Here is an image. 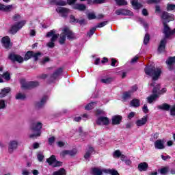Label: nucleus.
<instances>
[{
    "instance_id": "37",
    "label": "nucleus",
    "mask_w": 175,
    "mask_h": 175,
    "mask_svg": "<svg viewBox=\"0 0 175 175\" xmlns=\"http://www.w3.org/2000/svg\"><path fill=\"white\" fill-rule=\"evenodd\" d=\"M131 96H132V91H129V92H126L123 94L122 98L124 100L129 99V98H131Z\"/></svg>"
},
{
    "instance_id": "29",
    "label": "nucleus",
    "mask_w": 175,
    "mask_h": 175,
    "mask_svg": "<svg viewBox=\"0 0 175 175\" xmlns=\"http://www.w3.org/2000/svg\"><path fill=\"white\" fill-rule=\"evenodd\" d=\"M65 40H66V34H65V31L63 29V32L60 34L59 43H60V44H64V43H65Z\"/></svg>"
},
{
    "instance_id": "56",
    "label": "nucleus",
    "mask_w": 175,
    "mask_h": 175,
    "mask_svg": "<svg viewBox=\"0 0 175 175\" xmlns=\"http://www.w3.org/2000/svg\"><path fill=\"white\" fill-rule=\"evenodd\" d=\"M62 157H66V155H69V150H64L60 153Z\"/></svg>"
},
{
    "instance_id": "14",
    "label": "nucleus",
    "mask_w": 175,
    "mask_h": 175,
    "mask_svg": "<svg viewBox=\"0 0 175 175\" xmlns=\"http://www.w3.org/2000/svg\"><path fill=\"white\" fill-rule=\"evenodd\" d=\"M1 42L5 49H10V47H12V43H10V38H9V37L8 36L3 37L1 40Z\"/></svg>"
},
{
    "instance_id": "36",
    "label": "nucleus",
    "mask_w": 175,
    "mask_h": 175,
    "mask_svg": "<svg viewBox=\"0 0 175 175\" xmlns=\"http://www.w3.org/2000/svg\"><path fill=\"white\" fill-rule=\"evenodd\" d=\"M131 106L134 107H139L140 106V100L137 99H133L131 103Z\"/></svg>"
},
{
    "instance_id": "42",
    "label": "nucleus",
    "mask_w": 175,
    "mask_h": 175,
    "mask_svg": "<svg viewBox=\"0 0 175 175\" xmlns=\"http://www.w3.org/2000/svg\"><path fill=\"white\" fill-rule=\"evenodd\" d=\"M94 105H95V103H90L87 106L85 107V109L92 110V109H94Z\"/></svg>"
},
{
    "instance_id": "17",
    "label": "nucleus",
    "mask_w": 175,
    "mask_h": 175,
    "mask_svg": "<svg viewBox=\"0 0 175 175\" xmlns=\"http://www.w3.org/2000/svg\"><path fill=\"white\" fill-rule=\"evenodd\" d=\"M154 147L157 150L165 149V141L163 139H158L154 142Z\"/></svg>"
},
{
    "instance_id": "59",
    "label": "nucleus",
    "mask_w": 175,
    "mask_h": 175,
    "mask_svg": "<svg viewBox=\"0 0 175 175\" xmlns=\"http://www.w3.org/2000/svg\"><path fill=\"white\" fill-rule=\"evenodd\" d=\"M135 117V112H131L129 115H128V118L129 120H132V118H133Z\"/></svg>"
},
{
    "instance_id": "1",
    "label": "nucleus",
    "mask_w": 175,
    "mask_h": 175,
    "mask_svg": "<svg viewBox=\"0 0 175 175\" xmlns=\"http://www.w3.org/2000/svg\"><path fill=\"white\" fill-rule=\"evenodd\" d=\"M145 73L148 76H151L152 77V80L155 81V80L159 79V76H161L162 70H161V68H159L148 66L145 68Z\"/></svg>"
},
{
    "instance_id": "12",
    "label": "nucleus",
    "mask_w": 175,
    "mask_h": 175,
    "mask_svg": "<svg viewBox=\"0 0 175 175\" xmlns=\"http://www.w3.org/2000/svg\"><path fill=\"white\" fill-rule=\"evenodd\" d=\"M9 58L11 61H14V62L16 61L20 64H21V62H24V58L18 55L12 53L9 55Z\"/></svg>"
},
{
    "instance_id": "5",
    "label": "nucleus",
    "mask_w": 175,
    "mask_h": 175,
    "mask_svg": "<svg viewBox=\"0 0 175 175\" xmlns=\"http://www.w3.org/2000/svg\"><path fill=\"white\" fill-rule=\"evenodd\" d=\"M159 84L156 85L153 89V94L147 97V100L149 103L154 102V100L158 98V94H161V92H159Z\"/></svg>"
},
{
    "instance_id": "41",
    "label": "nucleus",
    "mask_w": 175,
    "mask_h": 175,
    "mask_svg": "<svg viewBox=\"0 0 175 175\" xmlns=\"http://www.w3.org/2000/svg\"><path fill=\"white\" fill-rule=\"evenodd\" d=\"M55 4L59 5V6H65V5H66V1L63 0H56Z\"/></svg>"
},
{
    "instance_id": "45",
    "label": "nucleus",
    "mask_w": 175,
    "mask_h": 175,
    "mask_svg": "<svg viewBox=\"0 0 175 175\" xmlns=\"http://www.w3.org/2000/svg\"><path fill=\"white\" fill-rule=\"evenodd\" d=\"M148 42H150V35L146 34L145 37H144V43L145 44H148Z\"/></svg>"
},
{
    "instance_id": "25",
    "label": "nucleus",
    "mask_w": 175,
    "mask_h": 175,
    "mask_svg": "<svg viewBox=\"0 0 175 175\" xmlns=\"http://www.w3.org/2000/svg\"><path fill=\"white\" fill-rule=\"evenodd\" d=\"M10 92V88H5L3 90H1L0 92V98H5L8 94Z\"/></svg>"
},
{
    "instance_id": "57",
    "label": "nucleus",
    "mask_w": 175,
    "mask_h": 175,
    "mask_svg": "<svg viewBox=\"0 0 175 175\" xmlns=\"http://www.w3.org/2000/svg\"><path fill=\"white\" fill-rule=\"evenodd\" d=\"M20 18H21V16L19 14H15L13 16V19L14 20V21H18Z\"/></svg>"
},
{
    "instance_id": "44",
    "label": "nucleus",
    "mask_w": 175,
    "mask_h": 175,
    "mask_svg": "<svg viewBox=\"0 0 175 175\" xmlns=\"http://www.w3.org/2000/svg\"><path fill=\"white\" fill-rule=\"evenodd\" d=\"M169 170V168L167 167L161 168L159 171L161 174H166L167 173V171Z\"/></svg>"
},
{
    "instance_id": "20",
    "label": "nucleus",
    "mask_w": 175,
    "mask_h": 175,
    "mask_svg": "<svg viewBox=\"0 0 175 175\" xmlns=\"http://www.w3.org/2000/svg\"><path fill=\"white\" fill-rule=\"evenodd\" d=\"M122 120V117L119 115H116L112 117V124L113 125H118L121 123V120Z\"/></svg>"
},
{
    "instance_id": "22",
    "label": "nucleus",
    "mask_w": 175,
    "mask_h": 175,
    "mask_svg": "<svg viewBox=\"0 0 175 175\" xmlns=\"http://www.w3.org/2000/svg\"><path fill=\"white\" fill-rule=\"evenodd\" d=\"M63 30L64 31V33L66 34V36H67L68 39L70 40L75 38V34H73L72 31L68 28H64Z\"/></svg>"
},
{
    "instance_id": "2",
    "label": "nucleus",
    "mask_w": 175,
    "mask_h": 175,
    "mask_svg": "<svg viewBox=\"0 0 175 175\" xmlns=\"http://www.w3.org/2000/svg\"><path fill=\"white\" fill-rule=\"evenodd\" d=\"M42 126L43 124L41 122H35L31 124L30 126V132H32L33 134H30L29 137L30 139H33L34 137H39L40 136L42 132L40 130L42 129Z\"/></svg>"
},
{
    "instance_id": "23",
    "label": "nucleus",
    "mask_w": 175,
    "mask_h": 175,
    "mask_svg": "<svg viewBox=\"0 0 175 175\" xmlns=\"http://www.w3.org/2000/svg\"><path fill=\"white\" fill-rule=\"evenodd\" d=\"M147 169H148V164L146 162L141 163L138 165L139 172H146Z\"/></svg>"
},
{
    "instance_id": "9",
    "label": "nucleus",
    "mask_w": 175,
    "mask_h": 175,
    "mask_svg": "<svg viewBox=\"0 0 175 175\" xmlns=\"http://www.w3.org/2000/svg\"><path fill=\"white\" fill-rule=\"evenodd\" d=\"M56 12L60 14L61 17L66 18L70 10L66 8L57 7L56 8Z\"/></svg>"
},
{
    "instance_id": "11",
    "label": "nucleus",
    "mask_w": 175,
    "mask_h": 175,
    "mask_svg": "<svg viewBox=\"0 0 175 175\" xmlns=\"http://www.w3.org/2000/svg\"><path fill=\"white\" fill-rule=\"evenodd\" d=\"M161 18H163V20L167 23H169L170 21H173V20H174V16H173L172 14L163 12L161 16Z\"/></svg>"
},
{
    "instance_id": "35",
    "label": "nucleus",
    "mask_w": 175,
    "mask_h": 175,
    "mask_svg": "<svg viewBox=\"0 0 175 175\" xmlns=\"http://www.w3.org/2000/svg\"><path fill=\"white\" fill-rule=\"evenodd\" d=\"M85 5L84 4H76L74 6V9H77V10L83 11L85 9Z\"/></svg>"
},
{
    "instance_id": "15",
    "label": "nucleus",
    "mask_w": 175,
    "mask_h": 175,
    "mask_svg": "<svg viewBox=\"0 0 175 175\" xmlns=\"http://www.w3.org/2000/svg\"><path fill=\"white\" fill-rule=\"evenodd\" d=\"M147 121H148V116H144L142 118L137 120L135 122L137 126H143V125H146L147 124Z\"/></svg>"
},
{
    "instance_id": "49",
    "label": "nucleus",
    "mask_w": 175,
    "mask_h": 175,
    "mask_svg": "<svg viewBox=\"0 0 175 175\" xmlns=\"http://www.w3.org/2000/svg\"><path fill=\"white\" fill-rule=\"evenodd\" d=\"M107 25V21H103V22L98 23V25L96 26V28H102V27H105V25Z\"/></svg>"
},
{
    "instance_id": "24",
    "label": "nucleus",
    "mask_w": 175,
    "mask_h": 175,
    "mask_svg": "<svg viewBox=\"0 0 175 175\" xmlns=\"http://www.w3.org/2000/svg\"><path fill=\"white\" fill-rule=\"evenodd\" d=\"M131 5L134 9H140V8H143V4L137 2V0H131Z\"/></svg>"
},
{
    "instance_id": "4",
    "label": "nucleus",
    "mask_w": 175,
    "mask_h": 175,
    "mask_svg": "<svg viewBox=\"0 0 175 175\" xmlns=\"http://www.w3.org/2000/svg\"><path fill=\"white\" fill-rule=\"evenodd\" d=\"M21 88L23 90H28L29 88H33L34 87H38L39 85V82L38 81H30L25 82V81L22 80L21 81Z\"/></svg>"
},
{
    "instance_id": "48",
    "label": "nucleus",
    "mask_w": 175,
    "mask_h": 175,
    "mask_svg": "<svg viewBox=\"0 0 175 175\" xmlns=\"http://www.w3.org/2000/svg\"><path fill=\"white\" fill-rule=\"evenodd\" d=\"M95 31H96V27H93L90 30V31L88 33V36H92L94 33H95Z\"/></svg>"
},
{
    "instance_id": "31",
    "label": "nucleus",
    "mask_w": 175,
    "mask_h": 175,
    "mask_svg": "<svg viewBox=\"0 0 175 175\" xmlns=\"http://www.w3.org/2000/svg\"><path fill=\"white\" fill-rule=\"evenodd\" d=\"M47 99H49V97H47V96H44L40 103H37V107H42V106H43V105H44L46 103V100H47Z\"/></svg>"
},
{
    "instance_id": "61",
    "label": "nucleus",
    "mask_w": 175,
    "mask_h": 175,
    "mask_svg": "<svg viewBox=\"0 0 175 175\" xmlns=\"http://www.w3.org/2000/svg\"><path fill=\"white\" fill-rule=\"evenodd\" d=\"M55 140V137H51L49 139V144H53V143H54Z\"/></svg>"
},
{
    "instance_id": "64",
    "label": "nucleus",
    "mask_w": 175,
    "mask_h": 175,
    "mask_svg": "<svg viewBox=\"0 0 175 175\" xmlns=\"http://www.w3.org/2000/svg\"><path fill=\"white\" fill-rule=\"evenodd\" d=\"M116 64H117V60H116V59H111V66H116Z\"/></svg>"
},
{
    "instance_id": "34",
    "label": "nucleus",
    "mask_w": 175,
    "mask_h": 175,
    "mask_svg": "<svg viewBox=\"0 0 175 175\" xmlns=\"http://www.w3.org/2000/svg\"><path fill=\"white\" fill-rule=\"evenodd\" d=\"M113 81V78L111 77H106L101 79V83L104 84H110Z\"/></svg>"
},
{
    "instance_id": "10",
    "label": "nucleus",
    "mask_w": 175,
    "mask_h": 175,
    "mask_svg": "<svg viewBox=\"0 0 175 175\" xmlns=\"http://www.w3.org/2000/svg\"><path fill=\"white\" fill-rule=\"evenodd\" d=\"M96 122L98 125H109L110 120L107 117L101 116L97 119Z\"/></svg>"
},
{
    "instance_id": "55",
    "label": "nucleus",
    "mask_w": 175,
    "mask_h": 175,
    "mask_svg": "<svg viewBox=\"0 0 175 175\" xmlns=\"http://www.w3.org/2000/svg\"><path fill=\"white\" fill-rule=\"evenodd\" d=\"M159 137V133H155L152 135V139H153V140H157V139H158Z\"/></svg>"
},
{
    "instance_id": "38",
    "label": "nucleus",
    "mask_w": 175,
    "mask_h": 175,
    "mask_svg": "<svg viewBox=\"0 0 175 175\" xmlns=\"http://www.w3.org/2000/svg\"><path fill=\"white\" fill-rule=\"evenodd\" d=\"M117 5L119 6H124L125 5H127L128 3L125 0H115Z\"/></svg>"
},
{
    "instance_id": "62",
    "label": "nucleus",
    "mask_w": 175,
    "mask_h": 175,
    "mask_svg": "<svg viewBox=\"0 0 175 175\" xmlns=\"http://www.w3.org/2000/svg\"><path fill=\"white\" fill-rule=\"evenodd\" d=\"M39 79H41L42 80H45V79H47V75L42 74L39 76Z\"/></svg>"
},
{
    "instance_id": "30",
    "label": "nucleus",
    "mask_w": 175,
    "mask_h": 175,
    "mask_svg": "<svg viewBox=\"0 0 175 175\" xmlns=\"http://www.w3.org/2000/svg\"><path fill=\"white\" fill-rule=\"evenodd\" d=\"M1 10L2 12H12L13 10V5H5L3 4Z\"/></svg>"
},
{
    "instance_id": "6",
    "label": "nucleus",
    "mask_w": 175,
    "mask_h": 175,
    "mask_svg": "<svg viewBox=\"0 0 175 175\" xmlns=\"http://www.w3.org/2000/svg\"><path fill=\"white\" fill-rule=\"evenodd\" d=\"M46 162L51 166H53V167H57V166H62V162L57 161L55 159V156L52 155L51 157L46 159Z\"/></svg>"
},
{
    "instance_id": "32",
    "label": "nucleus",
    "mask_w": 175,
    "mask_h": 175,
    "mask_svg": "<svg viewBox=\"0 0 175 175\" xmlns=\"http://www.w3.org/2000/svg\"><path fill=\"white\" fill-rule=\"evenodd\" d=\"M53 175H66V171L64 168H61L58 171L54 172Z\"/></svg>"
},
{
    "instance_id": "7",
    "label": "nucleus",
    "mask_w": 175,
    "mask_h": 175,
    "mask_svg": "<svg viewBox=\"0 0 175 175\" xmlns=\"http://www.w3.org/2000/svg\"><path fill=\"white\" fill-rule=\"evenodd\" d=\"M40 55H42V53L39 52L35 53L33 51H29L25 55V61H28V59H30L32 57L34 58L35 61H38V59Z\"/></svg>"
},
{
    "instance_id": "3",
    "label": "nucleus",
    "mask_w": 175,
    "mask_h": 175,
    "mask_svg": "<svg viewBox=\"0 0 175 175\" xmlns=\"http://www.w3.org/2000/svg\"><path fill=\"white\" fill-rule=\"evenodd\" d=\"M59 34H57V32L55 29L50 31L46 33V38H51V42H48L46 46L50 49H53L55 46L54 42L58 39Z\"/></svg>"
},
{
    "instance_id": "47",
    "label": "nucleus",
    "mask_w": 175,
    "mask_h": 175,
    "mask_svg": "<svg viewBox=\"0 0 175 175\" xmlns=\"http://www.w3.org/2000/svg\"><path fill=\"white\" fill-rule=\"evenodd\" d=\"M77 154V150L73 149L72 150H68V155L73 157Z\"/></svg>"
},
{
    "instance_id": "33",
    "label": "nucleus",
    "mask_w": 175,
    "mask_h": 175,
    "mask_svg": "<svg viewBox=\"0 0 175 175\" xmlns=\"http://www.w3.org/2000/svg\"><path fill=\"white\" fill-rule=\"evenodd\" d=\"M105 173H107L108 174H111V175H120L118 174V172L115 170H110V169H107V170H104Z\"/></svg>"
},
{
    "instance_id": "63",
    "label": "nucleus",
    "mask_w": 175,
    "mask_h": 175,
    "mask_svg": "<svg viewBox=\"0 0 175 175\" xmlns=\"http://www.w3.org/2000/svg\"><path fill=\"white\" fill-rule=\"evenodd\" d=\"M57 146L58 147H64V146H65V142L59 141L57 142Z\"/></svg>"
},
{
    "instance_id": "39",
    "label": "nucleus",
    "mask_w": 175,
    "mask_h": 175,
    "mask_svg": "<svg viewBox=\"0 0 175 175\" xmlns=\"http://www.w3.org/2000/svg\"><path fill=\"white\" fill-rule=\"evenodd\" d=\"M70 20L72 23H79V20L76 19V18L73 16L71 15L70 16ZM80 24H82V23H84V21H79Z\"/></svg>"
},
{
    "instance_id": "54",
    "label": "nucleus",
    "mask_w": 175,
    "mask_h": 175,
    "mask_svg": "<svg viewBox=\"0 0 175 175\" xmlns=\"http://www.w3.org/2000/svg\"><path fill=\"white\" fill-rule=\"evenodd\" d=\"M142 110L145 114H147L148 113V107H147V104H145L142 108Z\"/></svg>"
},
{
    "instance_id": "8",
    "label": "nucleus",
    "mask_w": 175,
    "mask_h": 175,
    "mask_svg": "<svg viewBox=\"0 0 175 175\" xmlns=\"http://www.w3.org/2000/svg\"><path fill=\"white\" fill-rule=\"evenodd\" d=\"M25 21H21L18 23L16 25H14L11 29H10V32L11 33H16L18 31H20L25 25Z\"/></svg>"
},
{
    "instance_id": "21",
    "label": "nucleus",
    "mask_w": 175,
    "mask_h": 175,
    "mask_svg": "<svg viewBox=\"0 0 175 175\" xmlns=\"http://www.w3.org/2000/svg\"><path fill=\"white\" fill-rule=\"evenodd\" d=\"M105 170H107V169L94 167L92 170V173L94 175H102L103 173H105Z\"/></svg>"
},
{
    "instance_id": "51",
    "label": "nucleus",
    "mask_w": 175,
    "mask_h": 175,
    "mask_svg": "<svg viewBox=\"0 0 175 175\" xmlns=\"http://www.w3.org/2000/svg\"><path fill=\"white\" fill-rule=\"evenodd\" d=\"M175 10V5H174V4H167V10Z\"/></svg>"
},
{
    "instance_id": "40",
    "label": "nucleus",
    "mask_w": 175,
    "mask_h": 175,
    "mask_svg": "<svg viewBox=\"0 0 175 175\" xmlns=\"http://www.w3.org/2000/svg\"><path fill=\"white\" fill-rule=\"evenodd\" d=\"M88 20H95L96 18V15H95V13L90 12L88 14Z\"/></svg>"
},
{
    "instance_id": "50",
    "label": "nucleus",
    "mask_w": 175,
    "mask_h": 175,
    "mask_svg": "<svg viewBox=\"0 0 175 175\" xmlns=\"http://www.w3.org/2000/svg\"><path fill=\"white\" fill-rule=\"evenodd\" d=\"M120 155H121V152L120 150H116L113 152V157L114 158H120Z\"/></svg>"
},
{
    "instance_id": "43",
    "label": "nucleus",
    "mask_w": 175,
    "mask_h": 175,
    "mask_svg": "<svg viewBox=\"0 0 175 175\" xmlns=\"http://www.w3.org/2000/svg\"><path fill=\"white\" fill-rule=\"evenodd\" d=\"M16 99H25V94H22V93H18L16 96Z\"/></svg>"
},
{
    "instance_id": "60",
    "label": "nucleus",
    "mask_w": 175,
    "mask_h": 175,
    "mask_svg": "<svg viewBox=\"0 0 175 175\" xmlns=\"http://www.w3.org/2000/svg\"><path fill=\"white\" fill-rule=\"evenodd\" d=\"M161 0H148V3H158Z\"/></svg>"
},
{
    "instance_id": "28",
    "label": "nucleus",
    "mask_w": 175,
    "mask_h": 175,
    "mask_svg": "<svg viewBox=\"0 0 175 175\" xmlns=\"http://www.w3.org/2000/svg\"><path fill=\"white\" fill-rule=\"evenodd\" d=\"M157 109L160 110H165L166 111H169V110H170V106L169 105V104L164 103L161 105H159L157 107Z\"/></svg>"
},
{
    "instance_id": "46",
    "label": "nucleus",
    "mask_w": 175,
    "mask_h": 175,
    "mask_svg": "<svg viewBox=\"0 0 175 175\" xmlns=\"http://www.w3.org/2000/svg\"><path fill=\"white\" fill-rule=\"evenodd\" d=\"M37 158H38L39 162H42V161H43V159H44V156L42 153H38L37 154Z\"/></svg>"
},
{
    "instance_id": "13",
    "label": "nucleus",
    "mask_w": 175,
    "mask_h": 175,
    "mask_svg": "<svg viewBox=\"0 0 175 175\" xmlns=\"http://www.w3.org/2000/svg\"><path fill=\"white\" fill-rule=\"evenodd\" d=\"M116 14H117V16H131L132 12L125 9H118L116 11Z\"/></svg>"
},
{
    "instance_id": "26",
    "label": "nucleus",
    "mask_w": 175,
    "mask_h": 175,
    "mask_svg": "<svg viewBox=\"0 0 175 175\" xmlns=\"http://www.w3.org/2000/svg\"><path fill=\"white\" fill-rule=\"evenodd\" d=\"M166 64H167V65H169L170 70H172V69H173V68H172V66H173V64H175V57H170L166 61Z\"/></svg>"
},
{
    "instance_id": "52",
    "label": "nucleus",
    "mask_w": 175,
    "mask_h": 175,
    "mask_svg": "<svg viewBox=\"0 0 175 175\" xmlns=\"http://www.w3.org/2000/svg\"><path fill=\"white\" fill-rule=\"evenodd\" d=\"M6 104L5 103V100H0V109H5Z\"/></svg>"
},
{
    "instance_id": "16",
    "label": "nucleus",
    "mask_w": 175,
    "mask_h": 175,
    "mask_svg": "<svg viewBox=\"0 0 175 175\" xmlns=\"http://www.w3.org/2000/svg\"><path fill=\"white\" fill-rule=\"evenodd\" d=\"M18 146V142L16 140L11 141L8 146V151L9 152L12 153L14 150L17 148V146Z\"/></svg>"
},
{
    "instance_id": "58",
    "label": "nucleus",
    "mask_w": 175,
    "mask_h": 175,
    "mask_svg": "<svg viewBox=\"0 0 175 175\" xmlns=\"http://www.w3.org/2000/svg\"><path fill=\"white\" fill-rule=\"evenodd\" d=\"M171 116H175V105L170 109Z\"/></svg>"
},
{
    "instance_id": "27",
    "label": "nucleus",
    "mask_w": 175,
    "mask_h": 175,
    "mask_svg": "<svg viewBox=\"0 0 175 175\" xmlns=\"http://www.w3.org/2000/svg\"><path fill=\"white\" fill-rule=\"evenodd\" d=\"M94 150L92 147H89V149L86 151V153L84 155L85 159H89L91 157V154L94 152Z\"/></svg>"
},
{
    "instance_id": "19",
    "label": "nucleus",
    "mask_w": 175,
    "mask_h": 175,
    "mask_svg": "<svg viewBox=\"0 0 175 175\" xmlns=\"http://www.w3.org/2000/svg\"><path fill=\"white\" fill-rule=\"evenodd\" d=\"M5 80V81H9L10 80V72L9 71L4 72L3 75H0V83H3V79Z\"/></svg>"
},
{
    "instance_id": "53",
    "label": "nucleus",
    "mask_w": 175,
    "mask_h": 175,
    "mask_svg": "<svg viewBox=\"0 0 175 175\" xmlns=\"http://www.w3.org/2000/svg\"><path fill=\"white\" fill-rule=\"evenodd\" d=\"M31 172H29V170L27 169L22 170V175H29Z\"/></svg>"
},
{
    "instance_id": "18",
    "label": "nucleus",
    "mask_w": 175,
    "mask_h": 175,
    "mask_svg": "<svg viewBox=\"0 0 175 175\" xmlns=\"http://www.w3.org/2000/svg\"><path fill=\"white\" fill-rule=\"evenodd\" d=\"M62 73V68H59L50 77V81L51 83H53L55 80H57L58 77Z\"/></svg>"
}]
</instances>
